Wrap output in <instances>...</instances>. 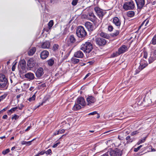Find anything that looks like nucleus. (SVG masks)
<instances>
[{
	"label": "nucleus",
	"instance_id": "nucleus-16",
	"mask_svg": "<svg viewBox=\"0 0 156 156\" xmlns=\"http://www.w3.org/2000/svg\"><path fill=\"white\" fill-rule=\"evenodd\" d=\"M138 9H141L144 6L145 3V0H135Z\"/></svg>",
	"mask_w": 156,
	"mask_h": 156
},
{
	"label": "nucleus",
	"instance_id": "nucleus-7",
	"mask_svg": "<svg viewBox=\"0 0 156 156\" xmlns=\"http://www.w3.org/2000/svg\"><path fill=\"white\" fill-rule=\"evenodd\" d=\"M109 154L111 156H121L122 154V151L118 148L114 150L110 149L109 151Z\"/></svg>",
	"mask_w": 156,
	"mask_h": 156
},
{
	"label": "nucleus",
	"instance_id": "nucleus-55",
	"mask_svg": "<svg viewBox=\"0 0 156 156\" xmlns=\"http://www.w3.org/2000/svg\"><path fill=\"white\" fill-rule=\"evenodd\" d=\"M20 65H26V62L25 60H23L21 61V62H20Z\"/></svg>",
	"mask_w": 156,
	"mask_h": 156
},
{
	"label": "nucleus",
	"instance_id": "nucleus-37",
	"mask_svg": "<svg viewBox=\"0 0 156 156\" xmlns=\"http://www.w3.org/2000/svg\"><path fill=\"white\" fill-rule=\"evenodd\" d=\"M54 24V22L53 20H51L48 23V28L50 29L52 26H53Z\"/></svg>",
	"mask_w": 156,
	"mask_h": 156
},
{
	"label": "nucleus",
	"instance_id": "nucleus-61",
	"mask_svg": "<svg viewBox=\"0 0 156 156\" xmlns=\"http://www.w3.org/2000/svg\"><path fill=\"white\" fill-rule=\"evenodd\" d=\"M23 95L22 94H19L16 96V98L17 99H19L21 96H22Z\"/></svg>",
	"mask_w": 156,
	"mask_h": 156
},
{
	"label": "nucleus",
	"instance_id": "nucleus-50",
	"mask_svg": "<svg viewBox=\"0 0 156 156\" xmlns=\"http://www.w3.org/2000/svg\"><path fill=\"white\" fill-rule=\"evenodd\" d=\"M147 53L146 52H144V56H143V58H144L145 59H146L147 58Z\"/></svg>",
	"mask_w": 156,
	"mask_h": 156
},
{
	"label": "nucleus",
	"instance_id": "nucleus-10",
	"mask_svg": "<svg viewBox=\"0 0 156 156\" xmlns=\"http://www.w3.org/2000/svg\"><path fill=\"white\" fill-rule=\"evenodd\" d=\"M94 10L96 12L97 15L101 20L105 12H104L102 9L97 7L94 8Z\"/></svg>",
	"mask_w": 156,
	"mask_h": 156
},
{
	"label": "nucleus",
	"instance_id": "nucleus-13",
	"mask_svg": "<svg viewBox=\"0 0 156 156\" xmlns=\"http://www.w3.org/2000/svg\"><path fill=\"white\" fill-rule=\"evenodd\" d=\"M112 23L114 24L118 28H119L120 27L121 24V20L117 17L115 16L112 18Z\"/></svg>",
	"mask_w": 156,
	"mask_h": 156
},
{
	"label": "nucleus",
	"instance_id": "nucleus-30",
	"mask_svg": "<svg viewBox=\"0 0 156 156\" xmlns=\"http://www.w3.org/2000/svg\"><path fill=\"white\" fill-rule=\"evenodd\" d=\"M17 109H18V107H16L14 108H13L11 109L8 110L7 112L8 115H11L12 113L14 112Z\"/></svg>",
	"mask_w": 156,
	"mask_h": 156
},
{
	"label": "nucleus",
	"instance_id": "nucleus-33",
	"mask_svg": "<svg viewBox=\"0 0 156 156\" xmlns=\"http://www.w3.org/2000/svg\"><path fill=\"white\" fill-rule=\"evenodd\" d=\"M126 139L127 141V143H131L134 140L133 139L131 138L130 136H127L126 137Z\"/></svg>",
	"mask_w": 156,
	"mask_h": 156
},
{
	"label": "nucleus",
	"instance_id": "nucleus-44",
	"mask_svg": "<svg viewBox=\"0 0 156 156\" xmlns=\"http://www.w3.org/2000/svg\"><path fill=\"white\" fill-rule=\"evenodd\" d=\"M120 54H119V51L116 52L115 53H114L112 55V57H117Z\"/></svg>",
	"mask_w": 156,
	"mask_h": 156
},
{
	"label": "nucleus",
	"instance_id": "nucleus-8",
	"mask_svg": "<svg viewBox=\"0 0 156 156\" xmlns=\"http://www.w3.org/2000/svg\"><path fill=\"white\" fill-rule=\"evenodd\" d=\"M140 64V66L138 67L139 70H136V72L137 73L145 68L148 65L147 62L144 58H142L141 60Z\"/></svg>",
	"mask_w": 156,
	"mask_h": 156
},
{
	"label": "nucleus",
	"instance_id": "nucleus-49",
	"mask_svg": "<svg viewBox=\"0 0 156 156\" xmlns=\"http://www.w3.org/2000/svg\"><path fill=\"white\" fill-rule=\"evenodd\" d=\"M46 101V100H45V101H43V102L41 103H39V105H36L35 106L36 108H38L39 107H40L42 105H43V104L44 103H45V102Z\"/></svg>",
	"mask_w": 156,
	"mask_h": 156
},
{
	"label": "nucleus",
	"instance_id": "nucleus-52",
	"mask_svg": "<svg viewBox=\"0 0 156 156\" xmlns=\"http://www.w3.org/2000/svg\"><path fill=\"white\" fill-rule=\"evenodd\" d=\"M98 114V113L96 111H94V112H91L90 113H89L88 114V115H95V114Z\"/></svg>",
	"mask_w": 156,
	"mask_h": 156
},
{
	"label": "nucleus",
	"instance_id": "nucleus-43",
	"mask_svg": "<svg viewBox=\"0 0 156 156\" xmlns=\"http://www.w3.org/2000/svg\"><path fill=\"white\" fill-rule=\"evenodd\" d=\"M19 115L16 114H15L12 117L11 119L12 120H17L19 118Z\"/></svg>",
	"mask_w": 156,
	"mask_h": 156
},
{
	"label": "nucleus",
	"instance_id": "nucleus-21",
	"mask_svg": "<svg viewBox=\"0 0 156 156\" xmlns=\"http://www.w3.org/2000/svg\"><path fill=\"white\" fill-rule=\"evenodd\" d=\"M25 77L30 80H33L35 78L34 75V73L31 72L28 73L24 75Z\"/></svg>",
	"mask_w": 156,
	"mask_h": 156
},
{
	"label": "nucleus",
	"instance_id": "nucleus-47",
	"mask_svg": "<svg viewBox=\"0 0 156 156\" xmlns=\"http://www.w3.org/2000/svg\"><path fill=\"white\" fill-rule=\"evenodd\" d=\"M139 133V132L138 131L136 130L132 132L131 133V135L132 136H133L136 134H138V133Z\"/></svg>",
	"mask_w": 156,
	"mask_h": 156
},
{
	"label": "nucleus",
	"instance_id": "nucleus-58",
	"mask_svg": "<svg viewBox=\"0 0 156 156\" xmlns=\"http://www.w3.org/2000/svg\"><path fill=\"white\" fill-rule=\"evenodd\" d=\"M15 67H16V66H15V64H14L13 65L12 67V71H14L15 70Z\"/></svg>",
	"mask_w": 156,
	"mask_h": 156
},
{
	"label": "nucleus",
	"instance_id": "nucleus-19",
	"mask_svg": "<svg viewBox=\"0 0 156 156\" xmlns=\"http://www.w3.org/2000/svg\"><path fill=\"white\" fill-rule=\"evenodd\" d=\"M87 105H90L91 104L94 103L96 101V99L92 96H88L87 98Z\"/></svg>",
	"mask_w": 156,
	"mask_h": 156
},
{
	"label": "nucleus",
	"instance_id": "nucleus-20",
	"mask_svg": "<svg viewBox=\"0 0 156 156\" xmlns=\"http://www.w3.org/2000/svg\"><path fill=\"white\" fill-rule=\"evenodd\" d=\"M49 55L48 51L47 50H44L40 53L41 58L42 59L47 58Z\"/></svg>",
	"mask_w": 156,
	"mask_h": 156
},
{
	"label": "nucleus",
	"instance_id": "nucleus-17",
	"mask_svg": "<svg viewBox=\"0 0 156 156\" xmlns=\"http://www.w3.org/2000/svg\"><path fill=\"white\" fill-rule=\"evenodd\" d=\"M85 26L89 31H92L94 30L95 28V27L90 22H87L85 23Z\"/></svg>",
	"mask_w": 156,
	"mask_h": 156
},
{
	"label": "nucleus",
	"instance_id": "nucleus-14",
	"mask_svg": "<svg viewBox=\"0 0 156 156\" xmlns=\"http://www.w3.org/2000/svg\"><path fill=\"white\" fill-rule=\"evenodd\" d=\"M35 74L37 78H41L44 74L43 69L41 67L39 68L36 71Z\"/></svg>",
	"mask_w": 156,
	"mask_h": 156
},
{
	"label": "nucleus",
	"instance_id": "nucleus-53",
	"mask_svg": "<svg viewBox=\"0 0 156 156\" xmlns=\"http://www.w3.org/2000/svg\"><path fill=\"white\" fill-rule=\"evenodd\" d=\"M58 130L59 131V133L60 134L63 133L65 131V130L63 129H60Z\"/></svg>",
	"mask_w": 156,
	"mask_h": 156
},
{
	"label": "nucleus",
	"instance_id": "nucleus-4",
	"mask_svg": "<svg viewBox=\"0 0 156 156\" xmlns=\"http://www.w3.org/2000/svg\"><path fill=\"white\" fill-rule=\"evenodd\" d=\"M76 34L79 37L84 38L87 34V33L84 28L82 26H78L76 30Z\"/></svg>",
	"mask_w": 156,
	"mask_h": 156
},
{
	"label": "nucleus",
	"instance_id": "nucleus-27",
	"mask_svg": "<svg viewBox=\"0 0 156 156\" xmlns=\"http://www.w3.org/2000/svg\"><path fill=\"white\" fill-rule=\"evenodd\" d=\"M36 51V48L35 47H33L30 48L28 51V55L30 56L33 55Z\"/></svg>",
	"mask_w": 156,
	"mask_h": 156
},
{
	"label": "nucleus",
	"instance_id": "nucleus-64",
	"mask_svg": "<svg viewBox=\"0 0 156 156\" xmlns=\"http://www.w3.org/2000/svg\"><path fill=\"white\" fill-rule=\"evenodd\" d=\"M20 66H21V68L22 69H25V65H21Z\"/></svg>",
	"mask_w": 156,
	"mask_h": 156
},
{
	"label": "nucleus",
	"instance_id": "nucleus-51",
	"mask_svg": "<svg viewBox=\"0 0 156 156\" xmlns=\"http://www.w3.org/2000/svg\"><path fill=\"white\" fill-rule=\"evenodd\" d=\"M60 144V142H58L57 143H56V144H54L53 146L52 147L53 148H55L58 145H59Z\"/></svg>",
	"mask_w": 156,
	"mask_h": 156
},
{
	"label": "nucleus",
	"instance_id": "nucleus-5",
	"mask_svg": "<svg viewBox=\"0 0 156 156\" xmlns=\"http://www.w3.org/2000/svg\"><path fill=\"white\" fill-rule=\"evenodd\" d=\"M76 39L73 35L68 36L66 40V43L67 45V47H72V46L76 42Z\"/></svg>",
	"mask_w": 156,
	"mask_h": 156
},
{
	"label": "nucleus",
	"instance_id": "nucleus-18",
	"mask_svg": "<svg viewBox=\"0 0 156 156\" xmlns=\"http://www.w3.org/2000/svg\"><path fill=\"white\" fill-rule=\"evenodd\" d=\"M76 102L82 106L86 105V102L84 98L82 97H78L76 101Z\"/></svg>",
	"mask_w": 156,
	"mask_h": 156
},
{
	"label": "nucleus",
	"instance_id": "nucleus-29",
	"mask_svg": "<svg viewBox=\"0 0 156 156\" xmlns=\"http://www.w3.org/2000/svg\"><path fill=\"white\" fill-rule=\"evenodd\" d=\"M55 58H52L47 61V62L48 65L49 66H52L55 62Z\"/></svg>",
	"mask_w": 156,
	"mask_h": 156
},
{
	"label": "nucleus",
	"instance_id": "nucleus-15",
	"mask_svg": "<svg viewBox=\"0 0 156 156\" xmlns=\"http://www.w3.org/2000/svg\"><path fill=\"white\" fill-rule=\"evenodd\" d=\"M36 64V61L32 58H30L27 62V65L30 68H33Z\"/></svg>",
	"mask_w": 156,
	"mask_h": 156
},
{
	"label": "nucleus",
	"instance_id": "nucleus-63",
	"mask_svg": "<svg viewBox=\"0 0 156 156\" xmlns=\"http://www.w3.org/2000/svg\"><path fill=\"white\" fill-rule=\"evenodd\" d=\"M45 86H46V84L45 83H44L41 84V87L42 88H44V87H45Z\"/></svg>",
	"mask_w": 156,
	"mask_h": 156
},
{
	"label": "nucleus",
	"instance_id": "nucleus-11",
	"mask_svg": "<svg viewBox=\"0 0 156 156\" xmlns=\"http://www.w3.org/2000/svg\"><path fill=\"white\" fill-rule=\"evenodd\" d=\"M73 48V47H69L66 46V47L64 48L63 50L65 51V55L63 58L64 59H66L68 58Z\"/></svg>",
	"mask_w": 156,
	"mask_h": 156
},
{
	"label": "nucleus",
	"instance_id": "nucleus-60",
	"mask_svg": "<svg viewBox=\"0 0 156 156\" xmlns=\"http://www.w3.org/2000/svg\"><path fill=\"white\" fill-rule=\"evenodd\" d=\"M8 118V116L6 115H4L2 117V119H7Z\"/></svg>",
	"mask_w": 156,
	"mask_h": 156
},
{
	"label": "nucleus",
	"instance_id": "nucleus-2",
	"mask_svg": "<svg viewBox=\"0 0 156 156\" xmlns=\"http://www.w3.org/2000/svg\"><path fill=\"white\" fill-rule=\"evenodd\" d=\"M92 48V44L90 42H86L82 44L80 47V49L86 53H90Z\"/></svg>",
	"mask_w": 156,
	"mask_h": 156
},
{
	"label": "nucleus",
	"instance_id": "nucleus-59",
	"mask_svg": "<svg viewBox=\"0 0 156 156\" xmlns=\"http://www.w3.org/2000/svg\"><path fill=\"white\" fill-rule=\"evenodd\" d=\"M59 131L58 130L56 132H55L54 133H53V135H54V136H55L56 135H58L59 134Z\"/></svg>",
	"mask_w": 156,
	"mask_h": 156
},
{
	"label": "nucleus",
	"instance_id": "nucleus-36",
	"mask_svg": "<svg viewBox=\"0 0 156 156\" xmlns=\"http://www.w3.org/2000/svg\"><path fill=\"white\" fill-rule=\"evenodd\" d=\"M119 32L118 30H116L114 33H113L111 34V36L113 37H114L117 36L119 34Z\"/></svg>",
	"mask_w": 156,
	"mask_h": 156
},
{
	"label": "nucleus",
	"instance_id": "nucleus-23",
	"mask_svg": "<svg viewBox=\"0 0 156 156\" xmlns=\"http://www.w3.org/2000/svg\"><path fill=\"white\" fill-rule=\"evenodd\" d=\"M127 51V48L125 45H122L118 49L119 54L123 53Z\"/></svg>",
	"mask_w": 156,
	"mask_h": 156
},
{
	"label": "nucleus",
	"instance_id": "nucleus-46",
	"mask_svg": "<svg viewBox=\"0 0 156 156\" xmlns=\"http://www.w3.org/2000/svg\"><path fill=\"white\" fill-rule=\"evenodd\" d=\"M142 147V145H140L138 146L136 148H135L134 150V151L135 152H136Z\"/></svg>",
	"mask_w": 156,
	"mask_h": 156
},
{
	"label": "nucleus",
	"instance_id": "nucleus-57",
	"mask_svg": "<svg viewBox=\"0 0 156 156\" xmlns=\"http://www.w3.org/2000/svg\"><path fill=\"white\" fill-rule=\"evenodd\" d=\"M91 73H88L85 76V77L83 79H85L87 78L90 75Z\"/></svg>",
	"mask_w": 156,
	"mask_h": 156
},
{
	"label": "nucleus",
	"instance_id": "nucleus-31",
	"mask_svg": "<svg viewBox=\"0 0 156 156\" xmlns=\"http://www.w3.org/2000/svg\"><path fill=\"white\" fill-rule=\"evenodd\" d=\"M135 15V12L133 11H130L127 12V16L130 17H133Z\"/></svg>",
	"mask_w": 156,
	"mask_h": 156
},
{
	"label": "nucleus",
	"instance_id": "nucleus-26",
	"mask_svg": "<svg viewBox=\"0 0 156 156\" xmlns=\"http://www.w3.org/2000/svg\"><path fill=\"white\" fill-rule=\"evenodd\" d=\"M99 35L100 37L107 39H109L110 37L108 34L103 32L100 33Z\"/></svg>",
	"mask_w": 156,
	"mask_h": 156
},
{
	"label": "nucleus",
	"instance_id": "nucleus-35",
	"mask_svg": "<svg viewBox=\"0 0 156 156\" xmlns=\"http://www.w3.org/2000/svg\"><path fill=\"white\" fill-rule=\"evenodd\" d=\"M33 141V140H32L29 141H23L21 142V144L22 145L26 144L27 145H30L31 144V143Z\"/></svg>",
	"mask_w": 156,
	"mask_h": 156
},
{
	"label": "nucleus",
	"instance_id": "nucleus-3",
	"mask_svg": "<svg viewBox=\"0 0 156 156\" xmlns=\"http://www.w3.org/2000/svg\"><path fill=\"white\" fill-rule=\"evenodd\" d=\"M8 80L5 76L0 74V89H5L7 87Z\"/></svg>",
	"mask_w": 156,
	"mask_h": 156
},
{
	"label": "nucleus",
	"instance_id": "nucleus-28",
	"mask_svg": "<svg viewBox=\"0 0 156 156\" xmlns=\"http://www.w3.org/2000/svg\"><path fill=\"white\" fill-rule=\"evenodd\" d=\"M81 108V106L79 104L76 102L73 106L72 110L74 111H76L80 109Z\"/></svg>",
	"mask_w": 156,
	"mask_h": 156
},
{
	"label": "nucleus",
	"instance_id": "nucleus-32",
	"mask_svg": "<svg viewBox=\"0 0 156 156\" xmlns=\"http://www.w3.org/2000/svg\"><path fill=\"white\" fill-rule=\"evenodd\" d=\"M150 44L154 45L156 44V34L154 36L152 39Z\"/></svg>",
	"mask_w": 156,
	"mask_h": 156
},
{
	"label": "nucleus",
	"instance_id": "nucleus-6",
	"mask_svg": "<svg viewBox=\"0 0 156 156\" xmlns=\"http://www.w3.org/2000/svg\"><path fill=\"white\" fill-rule=\"evenodd\" d=\"M135 8L134 3L132 0L125 2L123 6V8L125 10H133Z\"/></svg>",
	"mask_w": 156,
	"mask_h": 156
},
{
	"label": "nucleus",
	"instance_id": "nucleus-38",
	"mask_svg": "<svg viewBox=\"0 0 156 156\" xmlns=\"http://www.w3.org/2000/svg\"><path fill=\"white\" fill-rule=\"evenodd\" d=\"M146 137H144L142 139L140 140L137 143V144L139 145L142 143H144Z\"/></svg>",
	"mask_w": 156,
	"mask_h": 156
},
{
	"label": "nucleus",
	"instance_id": "nucleus-41",
	"mask_svg": "<svg viewBox=\"0 0 156 156\" xmlns=\"http://www.w3.org/2000/svg\"><path fill=\"white\" fill-rule=\"evenodd\" d=\"M59 47V46L57 44H54L52 48V50L54 51H56L58 50Z\"/></svg>",
	"mask_w": 156,
	"mask_h": 156
},
{
	"label": "nucleus",
	"instance_id": "nucleus-25",
	"mask_svg": "<svg viewBox=\"0 0 156 156\" xmlns=\"http://www.w3.org/2000/svg\"><path fill=\"white\" fill-rule=\"evenodd\" d=\"M143 96L142 95H140L138 98H137L136 99V103H137V104L139 105H141L143 102V101L144 100V98L142 100V98Z\"/></svg>",
	"mask_w": 156,
	"mask_h": 156
},
{
	"label": "nucleus",
	"instance_id": "nucleus-45",
	"mask_svg": "<svg viewBox=\"0 0 156 156\" xmlns=\"http://www.w3.org/2000/svg\"><path fill=\"white\" fill-rule=\"evenodd\" d=\"M108 31H109L110 32H111L113 30V27L111 25H108Z\"/></svg>",
	"mask_w": 156,
	"mask_h": 156
},
{
	"label": "nucleus",
	"instance_id": "nucleus-48",
	"mask_svg": "<svg viewBox=\"0 0 156 156\" xmlns=\"http://www.w3.org/2000/svg\"><path fill=\"white\" fill-rule=\"evenodd\" d=\"M77 0H73L72 2V4L73 5L75 6L77 4Z\"/></svg>",
	"mask_w": 156,
	"mask_h": 156
},
{
	"label": "nucleus",
	"instance_id": "nucleus-39",
	"mask_svg": "<svg viewBox=\"0 0 156 156\" xmlns=\"http://www.w3.org/2000/svg\"><path fill=\"white\" fill-rule=\"evenodd\" d=\"M45 154L47 155H51L52 154L51 150V149H49L46 151H45Z\"/></svg>",
	"mask_w": 156,
	"mask_h": 156
},
{
	"label": "nucleus",
	"instance_id": "nucleus-40",
	"mask_svg": "<svg viewBox=\"0 0 156 156\" xmlns=\"http://www.w3.org/2000/svg\"><path fill=\"white\" fill-rule=\"evenodd\" d=\"M36 98L35 94L33 95L32 97L29 98L28 100L29 101L31 102L35 100Z\"/></svg>",
	"mask_w": 156,
	"mask_h": 156
},
{
	"label": "nucleus",
	"instance_id": "nucleus-22",
	"mask_svg": "<svg viewBox=\"0 0 156 156\" xmlns=\"http://www.w3.org/2000/svg\"><path fill=\"white\" fill-rule=\"evenodd\" d=\"M51 45V43L49 41H46L43 42L41 45V47L43 48H49Z\"/></svg>",
	"mask_w": 156,
	"mask_h": 156
},
{
	"label": "nucleus",
	"instance_id": "nucleus-9",
	"mask_svg": "<svg viewBox=\"0 0 156 156\" xmlns=\"http://www.w3.org/2000/svg\"><path fill=\"white\" fill-rule=\"evenodd\" d=\"M107 41L101 37H97L95 39V42L97 45L99 46L105 45Z\"/></svg>",
	"mask_w": 156,
	"mask_h": 156
},
{
	"label": "nucleus",
	"instance_id": "nucleus-54",
	"mask_svg": "<svg viewBox=\"0 0 156 156\" xmlns=\"http://www.w3.org/2000/svg\"><path fill=\"white\" fill-rule=\"evenodd\" d=\"M24 106V105L22 104H20V106L19 107H18V108L20 110H22Z\"/></svg>",
	"mask_w": 156,
	"mask_h": 156
},
{
	"label": "nucleus",
	"instance_id": "nucleus-34",
	"mask_svg": "<svg viewBox=\"0 0 156 156\" xmlns=\"http://www.w3.org/2000/svg\"><path fill=\"white\" fill-rule=\"evenodd\" d=\"M71 61L74 64H77L79 62V59L77 58L73 57L71 59Z\"/></svg>",
	"mask_w": 156,
	"mask_h": 156
},
{
	"label": "nucleus",
	"instance_id": "nucleus-1",
	"mask_svg": "<svg viewBox=\"0 0 156 156\" xmlns=\"http://www.w3.org/2000/svg\"><path fill=\"white\" fill-rule=\"evenodd\" d=\"M87 17L89 20L93 22L95 28L98 27L101 22V21L98 19L93 13H89Z\"/></svg>",
	"mask_w": 156,
	"mask_h": 156
},
{
	"label": "nucleus",
	"instance_id": "nucleus-56",
	"mask_svg": "<svg viewBox=\"0 0 156 156\" xmlns=\"http://www.w3.org/2000/svg\"><path fill=\"white\" fill-rule=\"evenodd\" d=\"M38 153L40 155H43L45 154V151H42Z\"/></svg>",
	"mask_w": 156,
	"mask_h": 156
},
{
	"label": "nucleus",
	"instance_id": "nucleus-24",
	"mask_svg": "<svg viewBox=\"0 0 156 156\" xmlns=\"http://www.w3.org/2000/svg\"><path fill=\"white\" fill-rule=\"evenodd\" d=\"M74 56L77 58H82L83 57L84 55L82 51L79 50L74 53Z\"/></svg>",
	"mask_w": 156,
	"mask_h": 156
},
{
	"label": "nucleus",
	"instance_id": "nucleus-42",
	"mask_svg": "<svg viewBox=\"0 0 156 156\" xmlns=\"http://www.w3.org/2000/svg\"><path fill=\"white\" fill-rule=\"evenodd\" d=\"M10 151V149L9 148H8L5 150L3 151H2V154L4 155H5L9 152Z\"/></svg>",
	"mask_w": 156,
	"mask_h": 156
},
{
	"label": "nucleus",
	"instance_id": "nucleus-62",
	"mask_svg": "<svg viewBox=\"0 0 156 156\" xmlns=\"http://www.w3.org/2000/svg\"><path fill=\"white\" fill-rule=\"evenodd\" d=\"M31 128V126H28L27 128L25 129V131H28Z\"/></svg>",
	"mask_w": 156,
	"mask_h": 156
},
{
	"label": "nucleus",
	"instance_id": "nucleus-12",
	"mask_svg": "<svg viewBox=\"0 0 156 156\" xmlns=\"http://www.w3.org/2000/svg\"><path fill=\"white\" fill-rule=\"evenodd\" d=\"M156 59V50L153 49L151 51L150 56L148 59L149 63H151Z\"/></svg>",
	"mask_w": 156,
	"mask_h": 156
}]
</instances>
